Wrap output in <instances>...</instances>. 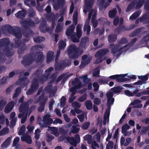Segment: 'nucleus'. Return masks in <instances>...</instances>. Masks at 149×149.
I'll return each mask as SVG.
<instances>
[{"mask_svg": "<svg viewBox=\"0 0 149 149\" xmlns=\"http://www.w3.org/2000/svg\"><path fill=\"white\" fill-rule=\"evenodd\" d=\"M84 52L82 49L77 47L74 44H72L68 48L67 53L69 56L73 59L77 58Z\"/></svg>", "mask_w": 149, "mask_h": 149, "instance_id": "nucleus-3", "label": "nucleus"}, {"mask_svg": "<svg viewBox=\"0 0 149 149\" xmlns=\"http://www.w3.org/2000/svg\"><path fill=\"white\" fill-rule=\"evenodd\" d=\"M89 24V23L88 22H85L84 28V31H87V34L88 35L90 34L91 30V27Z\"/></svg>", "mask_w": 149, "mask_h": 149, "instance_id": "nucleus-33", "label": "nucleus"}, {"mask_svg": "<svg viewBox=\"0 0 149 149\" xmlns=\"http://www.w3.org/2000/svg\"><path fill=\"white\" fill-rule=\"evenodd\" d=\"M11 138V137H8L6 140L1 144V146L2 147H7L10 143Z\"/></svg>", "mask_w": 149, "mask_h": 149, "instance_id": "nucleus-39", "label": "nucleus"}, {"mask_svg": "<svg viewBox=\"0 0 149 149\" xmlns=\"http://www.w3.org/2000/svg\"><path fill=\"white\" fill-rule=\"evenodd\" d=\"M2 30L3 32L4 30L7 31L9 33L13 34L15 37L21 36V30L20 27L18 26H14L13 27L9 24H6L3 27Z\"/></svg>", "mask_w": 149, "mask_h": 149, "instance_id": "nucleus-5", "label": "nucleus"}, {"mask_svg": "<svg viewBox=\"0 0 149 149\" xmlns=\"http://www.w3.org/2000/svg\"><path fill=\"white\" fill-rule=\"evenodd\" d=\"M125 76L123 74H116L111 76L108 77V79L109 81L112 79H116V81L118 82H123L130 81L129 78H125Z\"/></svg>", "mask_w": 149, "mask_h": 149, "instance_id": "nucleus-9", "label": "nucleus"}, {"mask_svg": "<svg viewBox=\"0 0 149 149\" xmlns=\"http://www.w3.org/2000/svg\"><path fill=\"white\" fill-rule=\"evenodd\" d=\"M98 81L100 83L107 84L109 81V80H108V77H103L101 79H99Z\"/></svg>", "mask_w": 149, "mask_h": 149, "instance_id": "nucleus-42", "label": "nucleus"}, {"mask_svg": "<svg viewBox=\"0 0 149 149\" xmlns=\"http://www.w3.org/2000/svg\"><path fill=\"white\" fill-rule=\"evenodd\" d=\"M6 101H4L3 100H0V111L2 109L3 107L6 105Z\"/></svg>", "mask_w": 149, "mask_h": 149, "instance_id": "nucleus-61", "label": "nucleus"}, {"mask_svg": "<svg viewBox=\"0 0 149 149\" xmlns=\"http://www.w3.org/2000/svg\"><path fill=\"white\" fill-rule=\"evenodd\" d=\"M145 1V0H139L137 1L136 0V3L135 7V9H137L141 8L143 5Z\"/></svg>", "mask_w": 149, "mask_h": 149, "instance_id": "nucleus-38", "label": "nucleus"}, {"mask_svg": "<svg viewBox=\"0 0 149 149\" xmlns=\"http://www.w3.org/2000/svg\"><path fill=\"white\" fill-rule=\"evenodd\" d=\"M72 128L71 131V132L73 134L77 133L78 132L79 130V128H77L75 126H73Z\"/></svg>", "mask_w": 149, "mask_h": 149, "instance_id": "nucleus-59", "label": "nucleus"}, {"mask_svg": "<svg viewBox=\"0 0 149 149\" xmlns=\"http://www.w3.org/2000/svg\"><path fill=\"white\" fill-rule=\"evenodd\" d=\"M67 140L72 145L75 147L76 146L77 143V141L74 137H68L67 138Z\"/></svg>", "mask_w": 149, "mask_h": 149, "instance_id": "nucleus-30", "label": "nucleus"}, {"mask_svg": "<svg viewBox=\"0 0 149 149\" xmlns=\"http://www.w3.org/2000/svg\"><path fill=\"white\" fill-rule=\"evenodd\" d=\"M104 32V29L103 28L101 30L99 28L96 29L94 31V33L96 35L99 34L100 35L102 34Z\"/></svg>", "mask_w": 149, "mask_h": 149, "instance_id": "nucleus-46", "label": "nucleus"}, {"mask_svg": "<svg viewBox=\"0 0 149 149\" xmlns=\"http://www.w3.org/2000/svg\"><path fill=\"white\" fill-rule=\"evenodd\" d=\"M149 130V125L147 127L144 126L142 127L141 130V132L146 134V132Z\"/></svg>", "mask_w": 149, "mask_h": 149, "instance_id": "nucleus-64", "label": "nucleus"}, {"mask_svg": "<svg viewBox=\"0 0 149 149\" xmlns=\"http://www.w3.org/2000/svg\"><path fill=\"white\" fill-rule=\"evenodd\" d=\"M25 29V30L23 31V35L26 37H29L33 35V32L30 28Z\"/></svg>", "mask_w": 149, "mask_h": 149, "instance_id": "nucleus-23", "label": "nucleus"}, {"mask_svg": "<svg viewBox=\"0 0 149 149\" xmlns=\"http://www.w3.org/2000/svg\"><path fill=\"white\" fill-rule=\"evenodd\" d=\"M36 59V56L33 54L29 53L26 55L22 61V63L24 66L29 65L33 63Z\"/></svg>", "mask_w": 149, "mask_h": 149, "instance_id": "nucleus-6", "label": "nucleus"}, {"mask_svg": "<svg viewBox=\"0 0 149 149\" xmlns=\"http://www.w3.org/2000/svg\"><path fill=\"white\" fill-rule=\"evenodd\" d=\"M66 98L65 96H63L61 99L60 106L63 107L66 104Z\"/></svg>", "mask_w": 149, "mask_h": 149, "instance_id": "nucleus-49", "label": "nucleus"}, {"mask_svg": "<svg viewBox=\"0 0 149 149\" xmlns=\"http://www.w3.org/2000/svg\"><path fill=\"white\" fill-rule=\"evenodd\" d=\"M87 99V95L86 93L83 94L82 96L79 97L78 100L80 102H83Z\"/></svg>", "mask_w": 149, "mask_h": 149, "instance_id": "nucleus-52", "label": "nucleus"}, {"mask_svg": "<svg viewBox=\"0 0 149 149\" xmlns=\"http://www.w3.org/2000/svg\"><path fill=\"white\" fill-rule=\"evenodd\" d=\"M140 19L144 24L149 23V15L147 13H145L142 17H140Z\"/></svg>", "mask_w": 149, "mask_h": 149, "instance_id": "nucleus-20", "label": "nucleus"}, {"mask_svg": "<svg viewBox=\"0 0 149 149\" xmlns=\"http://www.w3.org/2000/svg\"><path fill=\"white\" fill-rule=\"evenodd\" d=\"M118 42L120 45V44H123L127 43L128 40L125 38H122L120 40H118Z\"/></svg>", "mask_w": 149, "mask_h": 149, "instance_id": "nucleus-54", "label": "nucleus"}, {"mask_svg": "<svg viewBox=\"0 0 149 149\" xmlns=\"http://www.w3.org/2000/svg\"><path fill=\"white\" fill-rule=\"evenodd\" d=\"M17 120V117H15L14 119H12L10 122V128H12L15 126Z\"/></svg>", "mask_w": 149, "mask_h": 149, "instance_id": "nucleus-50", "label": "nucleus"}, {"mask_svg": "<svg viewBox=\"0 0 149 149\" xmlns=\"http://www.w3.org/2000/svg\"><path fill=\"white\" fill-rule=\"evenodd\" d=\"M21 140L26 143L31 144L32 143V140L30 136L27 134H24L21 137Z\"/></svg>", "mask_w": 149, "mask_h": 149, "instance_id": "nucleus-18", "label": "nucleus"}, {"mask_svg": "<svg viewBox=\"0 0 149 149\" xmlns=\"http://www.w3.org/2000/svg\"><path fill=\"white\" fill-rule=\"evenodd\" d=\"M127 46V45H125L119 48L121 46L119 44L116 45L114 46L112 48L111 51V53L113 55H114L115 54L118 52L116 54V56L118 57L123 52L126 51V50L125 51H123V49L126 48Z\"/></svg>", "mask_w": 149, "mask_h": 149, "instance_id": "nucleus-8", "label": "nucleus"}, {"mask_svg": "<svg viewBox=\"0 0 149 149\" xmlns=\"http://www.w3.org/2000/svg\"><path fill=\"white\" fill-rule=\"evenodd\" d=\"M79 24H78L77 27V36L78 38H79L81 36V29L80 27L79 26Z\"/></svg>", "mask_w": 149, "mask_h": 149, "instance_id": "nucleus-51", "label": "nucleus"}, {"mask_svg": "<svg viewBox=\"0 0 149 149\" xmlns=\"http://www.w3.org/2000/svg\"><path fill=\"white\" fill-rule=\"evenodd\" d=\"M25 126L24 125H23L21 127L19 131L18 132V134L20 135L23 134L25 131Z\"/></svg>", "mask_w": 149, "mask_h": 149, "instance_id": "nucleus-58", "label": "nucleus"}, {"mask_svg": "<svg viewBox=\"0 0 149 149\" xmlns=\"http://www.w3.org/2000/svg\"><path fill=\"white\" fill-rule=\"evenodd\" d=\"M136 3V0H134L129 3L127 7L126 12H127L130 11L134 8Z\"/></svg>", "mask_w": 149, "mask_h": 149, "instance_id": "nucleus-29", "label": "nucleus"}, {"mask_svg": "<svg viewBox=\"0 0 149 149\" xmlns=\"http://www.w3.org/2000/svg\"><path fill=\"white\" fill-rule=\"evenodd\" d=\"M19 81L23 88L25 87H26L29 82V79L26 77L19 78Z\"/></svg>", "mask_w": 149, "mask_h": 149, "instance_id": "nucleus-16", "label": "nucleus"}, {"mask_svg": "<svg viewBox=\"0 0 149 149\" xmlns=\"http://www.w3.org/2000/svg\"><path fill=\"white\" fill-rule=\"evenodd\" d=\"M42 70L38 69L33 73V75L35 76V77L32 80L30 88L26 92L27 95L33 94L38 89L39 87V82L38 79L36 77L38 78L42 76Z\"/></svg>", "mask_w": 149, "mask_h": 149, "instance_id": "nucleus-2", "label": "nucleus"}, {"mask_svg": "<svg viewBox=\"0 0 149 149\" xmlns=\"http://www.w3.org/2000/svg\"><path fill=\"white\" fill-rule=\"evenodd\" d=\"M78 15V13L77 12H76L74 11L73 16V22L74 24L76 25L77 23V17Z\"/></svg>", "mask_w": 149, "mask_h": 149, "instance_id": "nucleus-55", "label": "nucleus"}, {"mask_svg": "<svg viewBox=\"0 0 149 149\" xmlns=\"http://www.w3.org/2000/svg\"><path fill=\"white\" fill-rule=\"evenodd\" d=\"M21 36H19L18 37H15V38L14 39L15 41V46L16 48L19 47L22 45V42L21 38L22 37V33L21 31Z\"/></svg>", "mask_w": 149, "mask_h": 149, "instance_id": "nucleus-21", "label": "nucleus"}, {"mask_svg": "<svg viewBox=\"0 0 149 149\" xmlns=\"http://www.w3.org/2000/svg\"><path fill=\"white\" fill-rule=\"evenodd\" d=\"M17 52L18 54L20 55L23 54L26 49V47L25 42H23L20 47H18Z\"/></svg>", "mask_w": 149, "mask_h": 149, "instance_id": "nucleus-27", "label": "nucleus"}, {"mask_svg": "<svg viewBox=\"0 0 149 149\" xmlns=\"http://www.w3.org/2000/svg\"><path fill=\"white\" fill-rule=\"evenodd\" d=\"M26 12L24 10H22L19 11L17 13L15 14V15L18 18H21L22 17H24L26 15Z\"/></svg>", "mask_w": 149, "mask_h": 149, "instance_id": "nucleus-31", "label": "nucleus"}, {"mask_svg": "<svg viewBox=\"0 0 149 149\" xmlns=\"http://www.w3.org/2000/svg\"><path fill=\"white\" fill-rule=\"evenodd\" d=\"M36 54L37 55L36 62L38 63L42 62L43 61L44 57L43 52H36Z\"/></svg>", "mask_w": 149, "mask_h": 149, "instance_id": "nucleus-26", "label": "nucleus"}, {"mask_svg": "<svg viewBox=\"0 0 149 149\" xmlns=\"http://www.w3.org/2000/svg\"><path fill=\"white\" fill-rule=\"evenodd\" d=\"M105 0H98L97 3L100 6L105 9L109 6V4L107 2L105 3Z\"/></svg>", "mask_w": 149, "mask_h": 149, "instance_id": "nucleus-35", "label": "nucleus"}, {"mask_svg": "<svg viewBox=\"0 0 149 149\" xmlns=\"http://www.w3.org/2000/svg\"><path fill=\"white\" fill-rule=\"evenodd\" d=\"M139 94V97L143 95H149V90H143L140 92H138Z\"/></svg>", "mask_w": 149, "mask_h": 149, "instance_id": "nucleus-60", "label": "nucleus"}, {"mask_svg": "<svg viewBox=\"0 0 149 149\" xmlns=\"http://www.w3.org/2000/svg\"><path fill=\"white\" fill-rule=\"evenodd\" d=\"M34 42L37 43H40L44 41L45 38L42 36H38L33 38Z\"/></svg>", "mask_w": 149, "mask_h": 149, "instance_id": "nucleus-36", "label": "nucleus"}, {"mask_svg": "<svg viewBox=\"0 0 149 149\" xmlns=\"http://www.w3.org/2000/svg\"><path fill=\"white\" fill-rule=\"evenodd\" d=\"M94 3V0H85V6L83 11L85 13L89 12L92 8Z\"/></svg>", "mask_w": 149, "mask_h": 149, "instance_id": "nucleus-11", "label": "nucleus"}, {"mask_svg": "<svg viewBox=\"0 0 149 149\" xmlns=\"http://www.w3.org/2000/svg\"><path fill=\"white\" fill-rule=\"evenodd\" d=\"M85 104L87 109L90 110L92 108V103L91 100H87L85 102Z\"/></svg>", "mask_w": 149, "mask_h": 149, "instance_id": "nucleus-40", "label": "nucleus"}, {"mask_svg": "<svg viewBox=\"0 0 149 149\" xmlns=\"http://www.w3.org/2000/svg\"><path fill=\"white\" fill-rule=\"evenodd\" d=\"M113 93L111 92H108V93H107L106 96L107 98V103L108 106L109 105H112L113 104L114 101V99L113 97Z\"/></svg>", "mask_w": 149, "mask_h": 149, "instance_id": "nucleus-13", "label": "nucleus"}, {"mask_svg": "<svg viewBox=\"0 0 149 149\" xmlns=\"http://www.w3.org/2000/svg\"><path fill=\"white\" fill-rule=\"evenodd\" d=\"M47 23L45 20L42 21L40 23L39 29L42 33H45L47 27Z\"/></svg>", "mask_w": 149, "mask_h": 149, "instance_id": "nucleus-22", "label": "nucleus"}, {"mask_svg": "<svg viewBox=\"0 0 149 149\" xmlns=\"http://www.w3.org/2000/svg\"><path fill=\"white\" fill-rule=\"evenodd\" d=\"M108 52V50L107 49H104L99 50L95 54L96 57H102L106 54Z\"/></svg>", "mask_w": 149, "mask_h": 149, "instance_id": "nucleus-17", "label": "nucleus"}, {"mask_svg": "<svg viewBox=\"0 0 149 149\" xmlns=\"http://www.w3.org/2000/svg\"><path fill=\"white\" fill-rule=\"evenodd\" d=\"M62 26L61 24H58L55 29L56 32V33H59L62 31Z\"/></svg>", "mask_w": 149, "mask_h": 149, "instance_id": "nucleus-63", "label": "nucleus"}, {"mask_svg": "<svg viewBox=\"0 0 149 149\" xmlns=\"http://www.w3.org/2000/svg\"><path fill=\"white\" fill-rule=\"evenodd\" d=\"M50 116L48 114H46L43 117V122L41 127H47L53 123V120L50 118Z\"/></svg>", "mask_w": 149, "mask_h": 149, "instance_id": "nucleus-10", "label": "nucleus"}, {"mask_svg": "<svg viewBox=\"0 0 149 149\" xmlns=\"http://www.w3.org/2000/svg\"><path fill=\"white\" fill-rule=\"evenodd\" d=\"M90 125V123L89 122H86L82 125L81 128L83 130H86L89 127Z\"/></svg>", "mask_w": 149, "mask_h": 149, "instance_id": "nucleus-56", "label": "nucleus"}, {"mask_svg": "<svg viewBox=\"0 0 149 149\" xmlns=\"http://www.w3.org/2000/svg\"><path fill=\"white\" fill-rule=\"evenodd\" d=\"M54 69V68H53L51 67L45 70V72L46 75V77L47 78H48L49 77L51 72Z\"/></svg>", "mask_w": 149, "mask_h": 149, "instance_id": "nucleus-53", "label": "nucleus"}, {"mask_svg": "<svg viewBox=\"0 0 149 149\" xmlns=\"http://www.w3.org/2000/svg\"><path fill=\"white\" fill-rule=\"evenodd\" d=\"M110 115L109 109H107L104 114L103 125H105L106 123V121H109V117Z\"/></svg>", "mask_w": 149, "mask_h": 149, "instance_id": "nucleus-28", "label": "nucleus"}, {"mask_svg": "<svg viewBox=\"0 0 149 149\" xmlns=\"http://www.w3.org/2000/svg\"><path fill=\"white\" fill-rule=\"evenodd\" d=\"M48 98L45 97L44 93H42L39 97V100L40 101L39 106L38 108V111L40 112H42L44 109L47 100Z\"/></svg>", "mask_w": 149, "mask_h": 149, "instance_id": "nucleus-7", "label": "nucleus"}, {"mask_svg": "<svg viewBox=\"0 0 149 149\" xmlns=\"http://www.w3.org/2000/svg\"><path fill=\"white\" fill-rule=\"evenodd\" d=\"M8 78V76L2 77L0 80V85H3L6 83L7 81Z\"/></svg>", "mask_w": 149, "mask_h": 149, "instance_id": "nucleus-57", "label": "nucleus"}, {"mask_svg": "<svg viewBox=\"0 0 149 149\" xmlns=\"http://www.w3.org/2000/svg\"><path fill=\"white\" fill-rule=\"evenodd\" d=\"M10 44V40L8 38L0 39V63H9L6 61L7 58L5 56L8 57L14 55V52Z\"/></svg>", "mask_w": 149, "mask_h": 149, "instance_id": "nucleus-1", "label": "nucleus"}, {"mask_svg": "<svg viewBox=\"0 0 149 149\" xmlns=\"http://www.w3.org/2000/svg\"><path fill=\"white\" fill-rule=\"evenodd\" d=\"M29 107V103L27 102H24L21 104L19 108L20 112L18 115L19 118H21V122L22 124H24L26 121L28 113V109Z\"/></svg>", "mask_w": 149, "mask_h": 149, "instance_id": "nucleus-4", "label": "nucleus"}, {"mask_svg": "<svg viewBox=\"0 0 149 149\" xmlns=\"http://www.w3.org/2000/svg\"><path fill=\"white\" fill-rule=\"evenodd\" d=\"M9 129L7 127H5L0 131V136L9 133Z\"/></svg>", "mask_w": 149, "mask_h": 149, "instance_id": "nucleus-44", "label": "nucleus"}, {"mask_svg": "<svg viewBox=\"0 0 149 149\" xmlns=\"http://www.w3.org/2000/svg\"><path fill=\"white\" fill-rule=\"evenodd\" d=\"M137 38H134L129 43L126 45H127V48L125 49L126 50H128L131 46H132V45L135 43L137 40Z\"/></svg>", "mask_w": 149, "mask_h": 149, "instance_id": "nucleus-45", "label": "nucleus"}, {"mask_svg": "<svg viewBox=\"0 0 149 149\" xmlns=\"http://www.w3.org/2000/svg\"><path fill=\"white\" fill-rule=\"evenodd\" d=\"M66 46V42L64 41L61 40L59 42L58 47L60 49H64Z\"/></svg>", "mask_w": 149, "mask_h": 149, "instance_id": "nucleus-48", "label": "nucleus"}, {"mask_svg": "<svg viewBox=\"0 0 149 149\" xmlns=\"http://www.w3.org/2000/svg\"><path fill=\"white\" fill-rule=\"evenodd\" d=\"M122 88L120 86H118L112 88L111 90L114 93H118L121 91Z\"/></svg>", "mask_w": 149, "mask_h": 149, "instance_id": "nucleus-41", "label": "nucleus"}, {"mask_svg": "<svg viewBox=\"0 0 149 149\" xmlns=\"http://www.w3.org/2000/svg\"><path fill=\"white\" fill-rule=\"evenodd\" d=\"M139 91V90L137 89L133 92H131L130 91L127 90L125 91V93L129 97H132L135 95L136 97H139V94L138 92Z\"/></svg>", "mask_w": 149, "mask_h": 149, "instance_id": "nucleus-19", "label": "nucleus"}, {"mask_svg": "<svg viewBox=\"0 0 149 149\" xmlns=\"http://www.w3.org/2000/svg\"><path fill=\"white\" fill-rule=\"evenodd\" d=\"M74 29L75 26L74 25L72 24L67 29L66 31V35L67 36H71L73 33Z\"/></svg>", "mask_w": 149, "mask_h": 149, "instance_id": "nucleus-25", "label": "nucleus"}, {"mask_svg": "<svg viewBox=\"0 0 149 149\" xmlns=\"http://www.w3.org/2000/svg\"><path fill=\"white\" fill-rule=\"evenodd\" d=\"M127 28L123 25H119L114 30V32L118 34H120V33L125 31H127Z\"/></svg>", "mask_w": 149, "mask_h": 149, "instance_id": "nucleus-24", "label": "nucleus"}, {"mask_svg": "<svg viewBox=\"0 0 149 149\" xmlns=\"http://www.w3.org/2000/svg\"><path fill=\"white\" fill-rule=\"evenodd\" d=\"M117 13V10L116 8H114L112 10H110L109 12V16L111 18L115 17Z\"/></svg>", "mask_w": 149, "mask_h": 149, "instance_id": "nucleus-34", "label": "nucleus"}, {"mask_svg": "<svg viewBox=\"0 0 149 149\" xmlns=\"http://www.w3.org/2000/svg\"><path fill=\"white\" fill-rule=\"evenodd\" d=\"M21 91V88L20 87H17L15 89V93L13 97V98L14 99L17 97L19 95Z\"/></svg>", "mask_w": 149, "mask_h": 149, "instance_id": "nucleus-43", "label": "nucleus"}, {"mask_svg": "<svg viewBox=\"0 0 149 149\" xmlns=\"http://www.w3.org/2000/svg\"><path fill=\"white\" fill-rule=\"evenodd\" d=\"M141 12L140 10H137L134 12L130 17V19L134 20L136 19L140 15Z\"/></svg>", "mask_w": 149, "mask_h": 149, "instance_id": "nucleus-32", "label": "nucleus"}, {"mask_svg": "<svg viewBox=\"0 0 149 149\" xmlns=\"http://www.w3.org/2000/svg\"><path fill=\"white\" fill-rule=\"evenodd\" d=\"M22 24H23L24 29H28L30 27L34 26L35 23L30 18H28L23 21Z\"/></svg>", "mask_w": 149, "mask_h": 149, "instance_id": "nucleus-12", "label": "nucleus"}, {"mask_svg": "<svg viewBox=\"0 0 149 149\" xmlns=\"http://www.w3.org/2000/svg\"><path fill=\"white\" fill-rule=\"evenodd\" d=\"M130 126L127 124H125L122 127L121 132L123 134H124L126 133L127 130L129 129Z\"/></svg>", "mask_w": 149, "mask_h": 149, "instance_id": "nucleus-47", "label": "nucleus"}, {"mask_svg": "<svg viewBox=\"0 0 149 149\" xmlns=\"http://www.w3.org/2000/svg\"><path fill=\"white\" fill-rule=\"evenodd\" d=\"M14 104L15 102L13 101H11L9 102L5 108L4 112L6 113L10 112L14 108Z\"/></svg>", "mask_w": 149, "mask_h": 149, "instance_id": "nucleus-15", "label": "nucleus"}, {"mask_svg": "<svg viewBox=\"0 0 149 149\" xmlns=\"http://www.w3.org/2000/svg\"><path fill=\"white\" fill-rule=\"evenodd\" d=\"M93 86L94 87V91L95 92L98 91L99 86L98 83L96 82H95L93 83Z\"/></svg>", "mask_w": 149, "mask_h": 149, "instance_id": "nucleus-62", "label": "nucleus"}, {"mask_svg": "<svg viewBox=\"0 0 149 149\" xmlns=\"http://www.w3.org/2000/svg\"><path fill=\"white\" fill-rule=\"evenodd\" d=\"M65 3L64 0H57L56 2L53 4V7L55 10H58L61 7H63Z\"/></svg>", "mask_w": 149, "mask_h": 149, "instance_id": "nucleus-14", "label": "nucleus"}, {"mask_svg": "<svg viewBox=\"0 0 149 149\" xmlns=\"http://www.w3.org/2000/svg\"><path fill=\"white\" fill-rule=\"evenodd\" d=\"M117 38L116 34H112L109 35L108 37V40L109 42H114L116 41Z\"/></svg>", "mask_w": 149, "mask_h": 149, "instance_id": "nucleus-37", "label": "nucleus"}]
</instances>
